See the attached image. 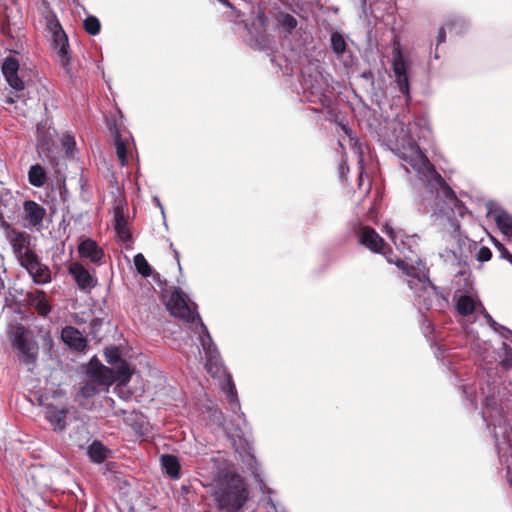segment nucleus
<instances>
[{
    "label": "nucleus",
    "instance_id": "f704fd0d",
    "mask_svg": "<svg viewBox=\"0 0 512 512\" xmlns=\"http://www.w3.org/2000/svg\"><path fill=\"white\" fill-rule=\"evenodd\" d=\"M47 181V172L39 163L33 164L28 170V182L30 185L41 188Z\"/></svg>",
    "mask_w": 512,
    "mask_h": 512
},
{
    "label": "nucleus",
    "instance_id": "3c124183",
    "mask_svg": "<svg viewBox=\"0 0 512 512\" xmlns=\"http://www.w3.org/2000/svg\"><path fill=\"white\" fill-rule=\"evenodd\" d=\"M492 258V251L489 247L481 246L476 253V260L480 263L489 261Z\"/></svg>",
    "mask_w": 512,
    "mask_h": 512
},
{
    "label": "nucleus",
    "instance_id": "864d4df0",
    "mask_svg": "<svg viewBox=\"0 0 512 512\" xmlns=\"http://www.w3.org/2000/svg\"><path fill=\"white\" fill-rule=\"evenodd\" d=\"M210 417L219 425H223L224 423V415L221 410L217 408L209 409Z\"/></svg>",
    "mask_w": 512,
    "mask_h": 512
},
{
    "label": "nucleus",
    "instance_id": "052dcab7",
    "mask_svg": "<svg viewBox=\"0 0 512 512\" xmlns=\"http://www.w3.org/2000/svg\"><path fill=\"white\" fill-rule=\"evenodd\" d=\"M152 201L153 203L160 209V212H161V215H162V218H163V222H164V225L167 227V223H166V216H165V210H164V207L159 199L158 196H153L152 198Z\"/></svg>",
    "mask_w": 512,
    "mask_h": 512
},
{
    "label": "nucleus",
    "instance_id": "b1692460",
    "mask_svg": "<svg viewBox=\"0 0 512 512\" xmlns=\"http://www.w3.org/2000/svg\"><path fill=\"white\" fill-rule=\"evenodd\" d=\"M69 273L75 280L80 290H88L95 286L97 280L90 272L79 263H74L69 268Z\"/></svg>",
    "mask_w": 512,
    "mask_h": 512
},
{
    "label": "nucleus",
    "instance_id": "f257e3e1",
    "mask_svg": "<svg viewBox=\"0 0 512 512\" xmlns=\"http://www.w3.org/2000/svg\"><path fill=\"white\" fill-rule=\"evenodd\" d=\"M417 176L420 184L415 188L419 192V211L425 214L432 211L431 218L435 221L445 219L452 228V237L460 243L461 224L457 217L468 214V208L427 159L417 169Z\"/></svg>",
    "mask_w": 512,
    "mask_h": 512
},
{
    "label": "nucleus",
    "instance_id": "e433bc0d",
    "mask_svg": "<svg viewBox=\"0 0 512 512\" xmlns=\"http://www.w3.org/2000/svg\"><path fill=\"white\" fill-rule=\"evenodd\" d=\"M431 347L434 351V355L437 358V360L441 361L443 366H447L448 370L451 371V373L453 374L452 382L456 385V382H459L460 380L455 372V369L453 367H450L452 363L450 360L447 359L448 356L445 355V349H443L442 346L436 342H434L431 345Z\"/></svg>",
    "mask_w": 512,
    "mask_h": 512
},
{
    "label": "nucleus",
    "instance_id": "c85d7f7f",
    "mask_svg": "<svg viewBox=\"0 0 512 512\" xmlns=\"http://www.w3.org/2000/svg\"><path fill=\"white\" fill-rule=\"evenodd\" d=\"M439 258L443 261L446 266L455 267V268H463L467 264V255H463L460 248L457 250L445 248L441 252H439Z\"/></svg>",
    "mask_w": 512,
    "mask_h": 512
},
{
    "label": "nucleus",
    "instance_id": "a19ab883",
    "mask_svg": "<svg viewBox=\"0 0 512 512\" xmlns=\"http://www.w3.org/2000/svg\"><path fill=\"white\" fill-rule=\"evenodd\" d=\"M13 253L19 262L20 265L25 262V259L30 255L36 254L35 251L29 248V245H24L22 243H11Z\"/></svg>",
    "mask_w": 512,
    "mask_h": 512
},
{
    "label": "nucleus",
    "instance_id": "f3484780",
    "mask_svg": "<svg viewBox=\"0 0 512 512\" xmlns=\"http://www.w3.org/2000/svg\"><path fill=\"white\" fill-rule=\"evenodd\" d=\"M45 215L46 209L36 201L28 199L23 202L22 219L26 222L25 227H41Z\"/></svg>",
    "mask_w": 512,
    "mask_h": 512
},
{
    "label": "nucleus",
    "instance_id": "58836bf2",
    "mask_svg": "<svg viewBox=\"0 0 512 512\" xmlns=\"http://www.w3.org/2000/svg\"><path fill=\"white\" fill-rule=\"evenodd\" d=\"M277 22L279 26L287 33H291L297 27L296 18L293 15L286 12H279L277 16Z\"/></svg>",
    "mask_w": 512,
    "mask_h": 512
},
{
    "label": "nucleus",
    "instance_id": "ea45409f",
    "mask_svg": "<svg viewBox=\"0 0 512 512\" xmlns=\"http://www.w3.org/2000/svg\"><path fill=\"white\" fill-rule=\"evenodd\" d=\"M105 360L110 365H119L123 361L121 350L118 346H109L104 349Z\"/></svg>",
    "mask_w": 512,
    "mask_h": 512
},
{
    "label": "nucleus",
    "instance_id": "a878e982",
    "mask_svg": "<svg viewBox=\"0 0 512 512\" xmlns=\"http://www.w3.org/2000/svg\"><path fill=\"white\" fill-rule=\"evenodd\" d=\"M114 229L117 236L123 242H129L132 240V234L129 228V224L124 215V210L121 205H117L114 207Z\"/></svg>",
    "mask_w": 512,
    "mask_h": 512
},
{
    "label": "nucleus",
    "instance_id": "bf43d9fd",
    "mask_svg": "<svg viewBox=\"0 0 512 512\" xmlns=\"http://www.w3.org/2000/svg\"><path fill=\"white\" fill-rule=\"evenodd\" d=\"M360 77L362 79L366 80L371 86L374 85V74H373V72L370 69H367V70L363 71L360 74Z\"/></svg>",
    "mask_w": 512,
    "mask_h": 512
},
{
    "label": "nucleus",
    "instance_id": "49530a36",
    "mask_svg": "<svg viewBox=\"0 0 512 512\" xmlns=\"http://www.w3.org/2000/svg\"><path fill=\"white\" fill-rule=\"evenodd\" d=\"M217 1L231 9V15H229V17L233 18V20L237 19V18L245 17L247 14L245 6L243 9L239 6L234 5L229 0H217Z\"/></svg>",
    "mask_w": 512,
    "mask_h": 512
},
{
    "label": "nucleus",
    "instance_id": "6ab92c4d",
    "mask_svg": "<svg viewBox=\"0 0 512 512\" xmlns=\"http://www.w3.org/2000/svg\"><path fill=\"white\" fill-rule=\"evenodd\" d=\"M45 419L50 423L54 432L61 433L67 428V415L69 409L64 406H58L54 403H48L44 407Z\"/></svg>",
    "mask_w": 512,
    "mask_h": 512
},
{
    "label": "nucleus",
    "instance_id": "4d7b16f0",
    "mask_svg": "<svg viewBox=\"0 0 512 512\" xmlns=\"http://www.w3.org/2000/svg\"><path fill=\"white\" fill-rule=\"evenodd\" d=\"M480 314L485 318L486 323L492 329L495 325H497V321L487 312L484 305H481Z\"/></svg>",
    "mask_w": 512,
    "mask_h": 512
},
{
    "label": "nucleus",
    "instance_id": "bb28decb",
    "mask_svg": "<svg viewBox=\"0 0 512 512\" xmlns=\"http://www.w3.org/2000/svg\"><path fill=\"white\" fill-rule=\"evenodd\" d=\"M491 205L488 204V214L494 216L497 227L505 236L512 237V216L501 207L492 210Z\"/></svg>",
    "mask_w": 512,
    "mask_h": 512
},
{
    "label": "nucleus",
    "instance_id": "9b49d317",
    "mask_svg": "<svg viewBox=\"0 0 512 512\" xmlns=\"http://www.w3.org/2000/svg\"><path fill=\"white\" fill-rule=\"evenodd\" d=\"M193 331L198 335L199 343L204 351L206 360L205 367L208 373H218L223 366V361L207 326L203 321H200V325H196Z\"/></svg>",
    "mask_w": 512,
    "mask_h": 512
},
{
    "label": "nucleus",
    "instance_id": "13d9d810",
    "mask_svg": "<svg viewBox=\"0 0 512 512\" xmlns=\"http://www.w3.org/2000/svg\"><path fill=\"white\" fill-rule=\"evenodd\" d=\"M422 329L425 336H428L429 334H432L434 332V326L432 324V321L428 319L426 316H424L423 319Z\"/></svg>",
    "mask_w": 512,
    "mask_h": 512
},
{
    "label": "nucleus",
    "instance_id": "37998d69",
    "mask_svg": "<svg viewBox=\"0 0 512 512\" xmlns=\"http://www.w3.org/2000/svg\"><path fill=\"white\" fill-rule=\"evenodd\" d=\"M83 28L86 33H88L91 36H96L101 31V23L99 19L94 15H88L83 20Z\"/></svg>",
    "mask_w": 512,
    "mask_h": 512
},
{
    "label": "nucleus",
    "instance_id": "4468645a",
    "mask_svg": "<svg viewBox=\"0 0 512 512\" xmlns=\"http://www.w3.org/2000/svg\"><path fill=\"white\" fill-rule=\"evenodd\" d=\"M111 375L112 368L103 365L96 355L89 360L86 368V376L90 382L99 387L108 388L113 385Z\"/></svg>",
    "mask_w": 512,
    "mask_h": 512
},
{
    "label": "nucleus",
    "instance_id": "a211bd4d",
    "mask_svg": "<svg viewBox=\"0 0 512 512\" xmlns=\"http://www.w3.org/2000/svg\"><path fill=\"white\" fill-rule=\"evenodd\" d=\"M19 61L13 56L4 58L1 65V72L8 85L15 91H22L24 89V82L19 77Z\"/></svg>",
    "mask_w": 512,
    "mask_h": 512
},
{
    "label": "nucleus",
    "instance_id": "39448f33",
    "mask_svg": "<svg viewBox=\"0 0 512 512\" xmlns=\"http://www.w3.org/2000/svg\"><path fill=\"white\" fill-rule=\"evenodd\" d=\"M47 30L51 34V48L57 54L60 66L68 76L72 84H76L77 76L72 66V51L68 35L63 29L57 16L52 13L46 17Z\"/></svg>",
    "mask_w": 512,
    "mask_h": 512
},
{
    "label": "nucleus",
    "instance_id": "423d86ee",
    "mask_svg": "<svg viewBox=\"0 0 512 512\" xmlns=\"http://www.w3.org/2000/svg\"><path fill=\"white\" fill-rule=\"evenodd\" d=\"M8 338L17 351L18 359L25 365H34L37 359L35 341L30 336L29 330L21 323H10L7 329Z\"/></svg>",
    "mask_w": 512,
    "mask_h": 512
},
{
    "label": "nucleus",
    "instance_id": "ddd939ff",
    "mask_svg": "<svg viewBox=\"0 0 512 512\" xmlns=\"http://www.w3.org/2000/svg\"><path fill=\"white\" fill-rule=\"evenodd\" d=\"M20 266L28 272L36 285H45L52 281V272L49 266L44 264L37 254L30 255Z\"/></svg>",
    "mask_w": 512,
    "mask_h": 512
},
{
    "label": "nucleus",
    "instance_id": "79ce46f5",
    "mask_svg": "<svg viewBox=\"0 0 512 512\" xmlns=\"http://www.w3.org/2000/svg\"><path fill=\"white\" fill-rule=\"evenodd\" d=\"M13 253L19 262L20 265L25 262V259L30 255L36 254L35 251L29 248V245H24L22 243H11Z\"/></svg>",
    "mask_w": 512,
    "mask_h": 512
},
{
    "label": "nucleus",
    "instance_id": "72a5a7b5",
    "mask_svg": "<svg viewBox=\"0 0 512 512\" xmlns=\"http://www.w3.org/2000/svg\"><path fill=\"white\" fill-rule=\"evenodd\" d=\"M132 377V370L127 361H123L115 368H112L111 380H113V384L117 385H127Z\"/></svg>",
    "mask_w": 512,
    "mask_h": 512
},
{
    "label": "nucleus",
    "instance_id": "338daca9",
    "mask_svg": "<svg viewBox=\"0 0 512 512\" xmlns=\"http://www.w3.org/2000/svg\"><path fill=\"white\" fill-rule=\"evenodd\" d=\"M151 276L154 279V281H156L160 286L166 284V280H161V277H160L159 273H153L152 272Z\"/></svg>",
    "mask_w": 512,
    "mask_h": 512
},
{
    "label": "nucleus",
    "instance_id": "f8f14e48",
    "mask_svg": "<svg viewBox=\"0 0 512 512\" xmlns=\"http://www.w3.org/2000/svg\"><path fill=\"white\" fill-rule=\"evenodd\" d=\"M37 134V154L44 162H49L51 165L57 164V157L55 154V137L57 131L51 126L49 120L41 121L36 127Z\"/></svg>",
    "mask_w": 512,
    "mask_h": 512
},
{
    "label": "nucleus",
    "instance_id": "f03ea898",
    "mask_svg": "<svg viewBox=\"0 0 512 512\" xmlns=\"http://www.w3.org/2000/svg\"><path fill=\"white\" fill-rule=\"evenodd\" d=\"M395 265L409 277L407 284L414 292L419 310L428 311L436 307L441 309L448 304L449 293L444 288L434 285L427 273L402 259H398Z\"/></svg>",
    "mask_w": 512,
    "mask_h": 512
},
{
    "label": "nucleus",
    "instance_id": "7c9ffc66",
    "mask_svg": "<svg viewBox=\"0 0 512 512\" xmlns=\"http://www.w3.org/2000/svg\"><path fill=\"white\" fill-rule=\"evenodd\" d=\"M162 470L172 479L180 478L181 465L177 456L173 454H162L161 458Z\"/></svg>",
    "mask_w": 512,
    "mask_h": 512
},
{
    "label": "nucleus",
    "instance_id": "09e8293b",
    "mask_svg": "<svg viewBox=\"0 0 512 512\" xmlns=\"http://www.w3.org/2000/svg\"><path fill=\"white\" fill-rule=\"evenodd\" d=\"M495 248L500 252V258L507 260L512 265V253L497 239H493Z\"/></svg>",
    "mask_w": 512,
    "mask_h": 512
},
{
    "label": "nucleus",
    "instance_id": "e2e57ef3",
    "mask_svg": "<svg viewBox=\"0 0 512 512\" xmlns=\"http://www.w3.org/2000/svg\"><path fill=\"white\" fill-rule=\"evenodd\" d=\"M383 232L394 242H395V232L392 228V226L388 223H386L383 227Z\"/></svg>",
    "mask_w": 512,
    "mask_h": 512
},
{
    "label": "nucleus",
    "instance_id": "7ed1b4c3",
    "mask_svg": "<svg viewBox=\"0 0 512 512\" xmlns=\"http://www.w3.org/2000/svg\"><path fill=\"white\" fill-rule=\"evenodd\" d=\"M248 497L249 489L241 475L234 471L218 473L213 498L221 512H239Z\"/></svg>",
    "mask_w": 512,
    "mask_h": 512
},
{
    "label": "nucleus",
    "instance_id": "412c9836",
    "mask_svg": "<svg viewBox=\"0 0 512 512\" xmlns=\"http://www.w3.org/2000/svg\"><path fill=\"white\" fill-rule=\"evenodd\" d=\"M451 285L454 294L477 292L474 287V277L468 265L455 272Z\"/></svg>",
    "mask_w": 512,
    "mask_h": 512
},
{
    "label": "nucleus",
    "instance_id": "473e14b6",
    "mask_svg": "<svg viewBox=\"0 0 512 512\" xmlns=\"http://www.w3.org/2000/svg\"><path fill=\"white\" fill-rule=\"evenodd\" d=\"M330 47L337 59H342L348 51V44L345 35L340 31H333L330 34Z\"/></svg>",
    "mask_w": 512,
    "mask_h": 512
},
{
    "label": "nucleus",
    "instance_id": "cd10ccee",
    "mask_svg": "<svg viewBox=\"0 0 512 512\" xmlns=\"http://www.w3.org/2000/svg\"><path fill=\"white\" fill-rule=\"evenodd\" d=\"M27 300L40 316L46 317L51 312V305L44 290L38 289L28 293Z\"/></svg>",
    "mask_w": 512,
    "mask_h": 512
},
{
    "label": "nucleus",
    "instance_id": "aec40b11",
    "mask_svg": "<svg viewBox=\"0 0 512 512\" xmlns=\"http://www.w3.org/2000/svg\"><path fill=\"white\" fill-rule=\"evenodd\" d=\"M248 457H249V470L251 472V475L253 476L255 482L258 484L259 489L262 491L263 495H268L267 497V505L270 506L274 510V512H286L284 509L281 511L278 510L276 502L272 499L271 494L274 493V490L267 486L266 482L262 478L259 463L256 459V457L248 451Z\"/></svg>",
    "mask_w": 512,
    "mask_h": 512
},
{
    "label": "nucleus",
    "instance_id": "69168bd1",
    "mask_svg": "<svg viewBox=\"0 0 512 512\" xmlns=\"http://www.w3.org/2000/svg\"><path fill=\"white\" fill-rule=\"evenodd\" d=\"M492 330L498 334L502 333V331H506V333H509V334H512V330L509 329L508 327L500 324L497 322V325H495L494 327H492Z\"/></svg>",
    "mask_w": 512,
    "mask_h": 512
},
{
    "label": "nucleus",
    "instance_id": "2eb2a0df",
    "mask_svg": "<svg viewBox=\"0 0 512 512\" xmlns=\"http://www.w3.org/2000/svg\"><path fill=\"white\" fill-rule=\"evenodd\" d=\"M355 232L360 245L366 247L373 253L384 254L383 249L385 247V241L373 228L359 224Z\"/></svg>",
    "mask_w": 512,
    "mask_h": 512
},
{
    "label": "nucleus",
    "instance_id": "a18cd8bd",
    "mask_svg": "<svg viewBox=\"0 0 512 512\" xmlns=\"http://www.w3.org/2000/svg\"><path fill=\"white\" fill-rule=\"evenodd\" d=\"M501 351V365L506 370H509L512 368V347L508 343L503 342L501 346Z\"/></svg>",
    "mask_w": 512,
    "mask_h": 512
},
{
    "label": "nucleus",
    "instance_id": "2f4dec72",
    "mask_svg": "<svg viewBox=\"0 0 512 512\" xmlns=\"http://www.w3.org/2000/svg\"><path fill=\"white\" fill-rule=\"evenodd\" d=\"M445 26L449 32L460 35L469 28V21L462 15L451 14L447 16Z\"/></svg>",
    "mask_w": 512,
    "mask_h": 512
},
{
    "label": "nucleus",
    "instance_id": "1a4fd4ad",
    "mask_svg": "<svg viewBox=\"0 0 512 512\" xmlns=\"http://www.w3.org/2000/svg\"><path fill=\"white\" fill-rule=\"evenodd\" d=\"M166 308L171 315L177 318L185 320L187 323H195L200 325V321H203L199 312L197 311V305L191 302L188 296L180 287H174Z\"/></svg>",
    "mask_w": 512,
    "mask_h": 512
},
{
    "label": "nucleus",
    "instance_id": "4be33fe9",
    "mask_svg": "<svg viewBox=\"0 0 512 512\" xmlns=\"http://www.w3.org/2000/svg\"><path fill=\"white\" fill-rule=\"evenodd\" d=\"M78 253L81 258L89 259L97 265L101 264L104 257L103 249L91 238H86L79 243Z\"/></svg>",
    "mask_w": 512,
    "mask_h": 512
},
{
    "label": "nucleus",
    "instance_id": "4c0bfd02",
    "mask_svg": "<svg viewBox=\"0 0 512 512\" xmlns=\"http://www.w3.org/2000/svg\"><path fill=\"white\" fill-rule=\"evenodd\" d=\"M133 262L136 268V271L144 278L150 277L153 272V268L148 263L146 258L142 253H138L134 256Z\"/></svg>",
    "mask_w": 512,
    "mask_h": 512
},
{
    "label": "nucleus",
    "instance_id": "20e7f679",
    "mask_svg": "<svg viewBox=\"0 0 512 512\" xmlns=\"http://www.w3.org/2000/svg\"><path fill=\"white\" fill-rule=\"evenodd\" d=\"M247 14L245 17L234 19L236 24H243L247 30L249 45L260 51L271 49L272 38L266 32L267 16L265 10L259 5L245 4Z\"/></svg>",
    "mask_w": 512,
    "mask_h": 512
},
{
    "label": "nucleus",
    "instance_id": "c756f323",
    "mask_svg": "<svg viewBox=\"0 0 512 512\" xmlns=\"http://www.w3.org/2000/svg\"><path fill=\"white\" fill-rule=\"evenodd\" d=\"M111 451L100 440H93L87 447V456L95 464L103 463Z\"/></svg>",
    "mask_w": 512,
    "mask_h": 512
},
{
    "label": "nucleus",
    "instance_id": "6e6d98bb",
    "mask_svg": "<svg viewBox=\"0 0 512 512\" xmlns=\"http://www.w3.org/2000/svg\"><path fill=\"white\" fill-rule=\"evenodd\" d=\"M108 129H109V131H110V133L112 135L113 142H117V141L123 140L122 139V135H121V131L117 127V125L115 123H113V124L108 123Z\"/></svg>",
    "mask_w": 512,
    "mask_h": 512
},
{
    "label": "nucleus",
    "instance_id": "680f3d73",
    "mask_svg": "<svg viewBox=\"0 0 512 512\" xmlns=\"http://www.w3.org/2000/svg\"><path fill=\"white\" fill-rule=\"evenodd\" d=\"M446 26H442L440 27V29L438 30V35H437V42H436V45L439 46L440 44L444 43L446 41Z\"/></svg>",
    "mask_w": 512,
    "mask_h": 512
},
{
    "label": "nucleus",
    "instance_id": "0eeeda50",
    "mask_svg": "<svg viewBox=\"0 0 512 512\" xmlns=\"http://www.w3.org/2000/svg\"><path fill=\"white\" fill-rule=\"evenodd\" d=\"M484 400H483V409L481 411V415L483 421L486 423L487 427L490 429L493 427V437L495 438V447L499 449L498 436L496 429L502 428V423L504 420L503 409L501 407L500 398H499V390L496 389L495 386L491 387L490 384H487V392L483 390Z\"/></svg>",
    "mask_w": 512,
    "mask_h": 512
},
{
    "label": "nucleus",
    "instance_id": "c9c22d12",
    "mask_svg": "<svg viewBox=\"0 0 512 512\" xmlns=\"http://www.w3.org/2000/svg\"><path fill=\"white\" fill-rule=\"evenodd\" d=\"M459 392L469 409L476 410L478 408L476 390L469 384H460L458 386Z\"/></svg>",
    "mask_w": 512,
    "mask_h": 512
},
{
    "label": "nucleus",
    "instance_id": "5fc2aeb1",
    "mask_svg": "<svg viewBox=\"0 0 512 512\" xmlns=\"http://www.w3.org/2000/svg\"><path fill=\"white\" fill-rule=\"evenodd\" d=\"M76 145L75 139L71 135H65L63 138V146L67 153H72V150L74 149Z\"/></svg>",
    "mask_w": 512,
    "mask_h": 512
},
{
    "label": "nucleus",
    "instance_id": "393cba45",
    "mask_svg": "<svg viewBox=\"0 0 512 512\" xmlns=\"http://www.w3.org/2000/svg\"><path fill=\"white\" fill-rule=\"evenodd\" d=\"M63 342L70 348L82 351L87 345V340L81 332L73 326H65L61 332Z\"/></svg>",
    "mask_w": 512,
    "mask_h": 512
},
{
    "label": "nucleus",
    "instance_id": "8fccbe9b",
    "mask_svg": "<svg viewBox=\"0 0 512 512\" xmlns=\"http://www.w3.org/2000/svg\"><path fill=\"white\" fill-rule=\"evenodd\" d=\"M31 236L25 231H13V237L11 243H22L24 245H30Z\"/></svg>",
    "mask_w": 512,
    "mask_h": 512
},
{
    "label": "nucleus",
    "instance_id": "6e6552de",
    "mask_svg": "<svg viewBox=\"0 0 512 512\" xmlns=\"http://www.w3.org/2000/svg\"><path fill=\"white\" fill-rule=\"evenodd\" d=\"M391 67L397 89L405 97L406 101H410L412 60L400 47L393 49Z\"/></svg>",
    "mask_w": 512,
    "mask_h": 512
},
{
    "label": "nucleus",
    "instance_id": "0e129e2a",
    "mask_svg": "<svg viewBox=\"0 0 512 512\" xmlns=\"http://www.w3.org/2000/svg\"><path fill=\"white\" fill-rule=\"evenodd\" d=\"M492 330L498 334L502 333V331H506V333H509V334H512V330L509 329L508 327L500 324L497 322V325H495L494 327H492Z\"/></svg>",
    "mask_w": 512,
    "mask_h": 512
},
{
    "label": "nucleus",
    "instance_id": "774afa93",
    "mask_svg": "<svg viewBox=\"0 0 512 512\" xmlns=\"http://www.w3.org/2000/svg\"><path fill=\"white\" fill-rule=\"evenodd\" d=\"M341 128H342L343 132H344L346 135H348V136L351 138V140H352V139H353V138L351 137V135H352V129H351L348 125H346V124H341Z\"/></svg>",
    "mask_w": 512,
    "mask_h": 512
},
{
    "label": "nucleus",
    "instance_id": "5701e85b",
    "mask_svg": "<svg viewBox=\"0 0 512 512\" xmlns=\"http://www.w3.org/2000/svg\"><path fill=\"white\" fill-rule=\"evenodd\" d=\"M222 390L227 396L228 410L233 414L239 415V417L243 419V422H246L245 414L241 411L237 389L231 375H228L222 384Z\"/></svg>",
    "mask_w": 512,
    "mask_h": 512
},
{
    "label": "nucleus",
    "instance_id": "c03bdc74",
    "mask_svg": "<svg viewBox=\"0 0 512 512\" xmlns=\"http://www.w3.org/2000/svg\"><path fill=\"white\" fill-rule=\"evenodd\" d=\"M116 148V155L121 164V166H126L128 164V149L127 144L124 140H120L114 142Z\"/></svg>",
    "mask_w": 512,
    "mask_h": 512
},
{
    "label": "nucleus",
    "instance_id": "603ef678",
    "mask_svg": "<svg viewBox=\"0 0 512 512\" xmlns=\"http://www.w3.org/2000/svg\"><path fill=\"white\" fill-rule=\"evenodd\" d=\"M323 218V212L319 209H314L311 211V213L307 216L306 221L310 225H316L320 222V220Z\"/></svg>",
    "mask_w": 512,
    "mask_h": 512
},
{
    "label": "nucleus",
    "instance_id": "dca6fc26",
    "mask_svg": "<svg viewBox=\"0 0 512 512\" xmlns=\"http://www.w3.org/2000/svg\"><path fill=\"white\" fill-rule=\"evenodd\" d=\"M453 302L457 313L464 317L474 314L483 305L477 292L454 294Z\"/></svg>",
    "mask_w": 512,
    "mask_h": 512
},
{
    "label": "nucleus",
    "instance_id": "de8ad7c7",
    "mask_svg": "<svg viewBox=\"0 0 512 512\" xmlns=\"http://www.w3.org/2000/svg\"><path fill=\"white\" fill-rule=\"evenodd\" d=\"M96 386L97 385L88 380L87 383L81 386L79 394L85 399L92 398L98 393V389L96 388Z\"/></svg>",
    "mask_w": 512,
    "mask_h": 512
},
{
    "label": "nucleus",
    "instance_id": "9d476101",
    "mask_svg": "<svg viewBox=\"0 0 512 512\" xmlns=\"http://www.w3.org/2000/svg\"><path fill=\"white\" fill-rule=\"evenodd\" d=\"M300 86L304 97L308 102L320 103L323 107H328L331 98L327 94V82L319 72L306 74L301 73Z\"/></svg>",
    "mask_w": 512,
    "mask_h": 512
}]
</instances>
